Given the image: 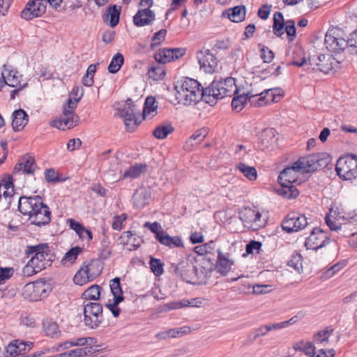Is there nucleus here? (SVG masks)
I'll use <instances>...</instances> for the list:
<instances>
[{"instance_id": "5701e85b", "label": "nucleus", "mask_w": 357, "mask_h": 357, "mask_svg": "<svg viewBox=\"0 0 357 357\" xmlns=\"http://www.w3.org/2000/svg\"><path fill=\"white\" fill-rule=\"evenodd\" d=\"M290 21H287L284 24V18L282 13L275 12L273 15V33L277 36L280 37L284 33V29L286 31L287 36L289 40H290V25L289 23Z\"/></svg>"}, {"instance_id": "dca6fc26", "label": "nucleus", "mask_w": 357, "mask_h": 357, "mask_svg": "<svg viewBox=\"0 0 357 357\" xmlns=\"http://www.w3.org/2000/svg\"><path fill=\"white\" fill-rule=\"evenodd\" d=\"M79 116L76 114H70L63 111L62 115L58 119H54L50 122L52 127L56 128L61 130L71 129L75 127L79 121Z\"/></svg>"}, {"instance_id": "a211bd4d", "label": "nucleus", "mask_w": 357, "mask_h": 357, "mask_svg": "<svg viewBox=\"0 0 357 357\" xmlns=\"http://www.w3.org/2000/svg\"><path fill=\"white\" fill-rule=\"evenodd\" d=\"M36 169L34 157L26 154L23 155L13 169V173L24 174H33Z\"/></svg>"}, {"instance_id": "412c9836", "label": "nucleus", "mask_w": 357, "mask_h": 357, "mask_svg": "<svg viewBox=\"0 0 357 357\" xmlns=\"http://www.w3.org/2000/svg\"><path fill=\"white\" fill-rule=\"evenodd\" d=\"M333 61L330 54H319L317 58L310 59L308 60L310 66H317V70L327 74L333 70Z\"/></svg>"}, {"instance_id": "de8ad7c7", "label": "nucleus", "mask_w": 357, "mask_h": 357, "mask_svg": "<svg viewBox=\"0 0 357 357\" xmlns=\"http://www.w3.org/2000/svg\"><path fill=\"white\" fill-rule=\"evenodd\" d=\"M149 265L151 271L155 276L159 277L163 274L164 264L161 261L160 259L151 257L150 258Z\"/></svg>"}, {"instance_id": "6e6552de", "label": "nucleus", "mask_w": 357, "mask_h": 357, "mask_svg": "<svg viewBox=\"0 0 357 357\" xmlns=\"http://www.w3.org/2000/svg\"><path fill=\"white\" fill-rule=\"evenodd\" d=\"M169 271L188 283H195L198 278L197 268L188 259H182L178 263H172Z\"/></svg>"}, {"instance_id": "864d4df0", "label": "nucleus", "mask_w": 357, "mask_h": 357, "mask_svg": "<svg viewBox=\"0 0 357 357\" xmlns=\"http://www.w3.org/2000/svg\"><path fill=\"white\" fill-rule=\"evenodd\" d=\"M255 221H253L252 227L254 229H258L259 228H263L266 226L268 217L267 215L263 217L262 214L256 211L255 215Z\"/></svg>"}, {"instance_id": "bf43d9fd", "label": "nucleus", "mask_w": 357, "mask_h": 357, "mask_svg": "<svg viewBox=\"0 0 357 357\" xmlns=\"http://www.w3.org/2000/svg\"><path fill=\"white\" fill-rule=\"evenodd\" d=\"M122 301L119 298L117 300H113L112 303L109 301L105 305V306L110 310L114 317H118L120 314L121 309L119 307V304Z\"/></svg>"}, {"instance_id": "1a4fd4ad", "label": "nucleus", "mask_w": 357, "mask_h": 357, "mask_svg": "<svg viewBox=\"0 0 357 357\" xmlns=\"http://www.w3.org/2000/svg\"><path fill=\"white\" fill-rule=\"evenodd\" d=\"M126 102L121 116L123 118L126 130L133 132L145 118L141 114L140 111L135 108V105L131 99H128Z\"/></svg>"}, {"instance_id": "f03ea898", "label": "nucleus", "mask_w": 357, "mask_h": 357, "mask_svg": "<svg viewBox=\"0 0 357 357\" xmlns=\"http://www.w3.org/2000/svg\"><path fill=\"white\" fill-rule=\"evenodd\" d=\"M323 159L320 153H313L300 158L291 165V183H303L307 179V174L321 167Z\"/></svg>"}, {"instance_id": "37998d69", "label": "nucleus", "mask_w": 357, "mask_h": 357, "mask_svg": "<svg viewBox=\"0 0 357 357\" xmlns=\"http://www.w3.org/2000/svg\"><path fill=\"white\" fill-rule=\"evenodd\" d=\"M110 289L113 294V300H117L120 298L121 301H123L124 296L123 295V290L120 283V278H115L110 281Z\"/></svg>"}, {"instance_id": "13d9d810", "label": "nucleus", "mask_w": 357, "mask_h": 357, "mask_svg": "<svg viewBox=\"0 0 357 357\" xmlns=\"http://www.w3.org/2000/svg\"><path fill=\"white\" fill-rule=\"evenodd\" d=\"M45 178L47 183H57L63 181V179L59 178L58 174L52 168L46 169L45 172Z\"/></svg>"}, {"instance_id": "e2e57ef3", "label": "nucleus", "mask_w": 357, "mask_h": 357, "mask_svg": "<svg viewBox=\"0 0 357 357\" xmlns=\"http://www.w3.org/2000/svg\"><path fill=\"white\" fill-rule=\"evenodd\" d=\"M86 343L87 338L79 337L74 340L64 342L62 344H61V346L63 347L64 349H68L73 346H84L86 344Z\"/></svg>"}, {"instance_id": "7c9ffc66", "label": "nucleus", "mask_w": 357, "mask_h": 357, "mask_svg": "<svg viewBox=\"0 0 357 357\" xmlns=\"http://www.w3.org/2000/svg\"><path fill=\"white\" fill-rule=\"evenodd\" d=\"M121 11V7L116 5H110L107 8V13L104 15L105 20H109V25L112 27H115L119 22V17Z\"/></svg>"}, {"instance_id": "6e6d98bb", "label": "nucleus", "mask_w": 357, "mask_h": 357, "mask_svg": "<svg viewBox=\"0 0 357 357\" xmlns=\"http://www.w3.org/2000/svg\"><path fill=\"white\" fill-rule=\"evenodd\" d=\"M291 268L298 274L303 272V259L300 255L291 256Z\"/></svg>"}, {"instance_id": "bb28decb", "label": "nucleus", "mask_w": 357, "mask_h": 357, "mask_svg": "<svg viewBox=\"0 0 357 357\" xmlns=\"http://www.w3.org/2000/svg\"><path fill=\"white\" fill-rule=\"evenodd\" d=\"M12 117V126L15 131L22 130L29 121L28 114L22 109L15 110Z\"/></svg>"}, {"instance_id": "9b49d317", "label": "nucleus", "mask_w": 357, "mask_h": 357, "mask_svg": "<svg viewBox=\"0 0 357 357\" xmlns=\"http://www.w3.org/2000/svg\"><path fill=\"white\" fill-rule=\"evenodd\" d=\"M46 7L45 0H29L21 12V17L26 20L40 17L45 13Z\"/></svg>"}, {"instance_id": "0eeeda50", "label": "nucleus", "mask_w": 357, "mask_h": 357, "mask_svg": "<svg viewBox=\"0 0 357 357\" xmlns=\"http://www.w3.org/2000/svg\"><path fill=\"white\" fill-rule=\"evenodd\" d=\"M335 170L338 176L349 181L357 177V156L348 155L341 157L337 161Z\"/></svg>"}, {"instance_id": "79ce46f5", "label": "nucleus", "mask_w": 357, "mask_h": 357, "mask_svg": "<svg viewBox=\"0 0 357 357\" xmlns=\"http://www.w3.org/2000/svg\"><path fill=\"white\" fill-rule=\"evenodd\" d=\"M154 58L159 63H166L174 61L172 48H164L157 52Z\"/></svg>"}, {"instance_id": "f3484780", "label": "nucleus", "mask_w": 357, "mask_h": 357, "mask_svg": "<svg viewBox=\"0 0 357 357\" xmlns=\"http://www.w3.org/2000/svg\"><path fill=\"white\" fill-rule=\"evenodd\" d=\"M275 89H265L259 93H256L251 96L250 104L255 107H261L273 102H278L275 96Z\"/></svg>"}, {"instance_id": "c03bdc74", "label": "nucleus", "mask_w": 357, "mask_h": 357, "mask_svg": "<svg viewBox=\"0 0 357 357\" xmlns=\"http://www.w3.org/2000/svg\"><path fill=\"white\" fill-rule=\"evenodd\" d=\"M158 109V103L155 98L153 96H149L146 98L144 105L143 116L144 118L149 115H151Z\"/></svg>"}, {"instance_id": "052dcab7", "label": "nucleus", "mask_w": 357, "mask_h": 357, "mask_svg": "<svg viewBox=\"0 0 357 357\" xmlns=\"http://www.w3.org/2000/svg\"><path fill=\"white\" fill-rule=\"evenodd\" d=\"M127 215L122 213L120 215H115L113 218L112 227L113 229L120 231L122 229L123 222L126 220Z\"/></svg>"}, {"instance_id": "c85d7f7f", "label": "nucleus", "mask_w": 357, "mask_h": 357, "mask_svg": "<svg viewBox=\"0 0 357 357\" xmlns=\"http://www.w3.org/2000/svg\"><path fill=\"white\" fill-rule=\"evenodd\" d=\"M147 170L148 166L146 164L136 163L128 168L119 180H123L128 178L132 179L137 178L142 174L146 173Z\"/></svg>"}, {"instance_id": "3c124183", "label": "nucleus", "mask_w": 357, "mask_h": 357, "mask_svg": "<svg viewBox=\"0 0 357 357\" xmlns=\"http://www.w3.org/2000/svg\"><path fill=\"white\" fill-rule=\"evenodd\" d=\"M333 330H329L328 328H326L323 331L317 332L314 335V342L319 344H323L324 342H328V337H330L331 334L332 333Z\"/></svg>"}, {"instance_id": "4468645a", "label": "nucleus", "mask_w": 357, "mask_h": 357, "mask_svg": "<svg viewBox=\"0 0 357 357\" xmlns=\"http://www.w3.org/2000/svg\"><path fill=\"white\" fill-rule=\"evenodd\" d=\"M23 295L33 301L45 298L47 296L45 282L36 281L26 284L23 289Z\"/></svg>"}, {"instance_id": "5fc2aeb1", "label": "nucleus", "mask_w": 357, "mask_h": 357, "mask_svg": "<svg viewBox=\"0 0 357 357\" xmlns=\"http://www.w3.org/2000/svg\"><path fill=\"white\" fill-rule=\"evenodd\" d=\"M261 51V57L264 63H270L274 58L273 52L267 47L259 45Z\"/></svg>"}, {"instance_id": "603ef678", "label": "nucleus", "mask_w": 357, "mask_h": 357, "mask_svg": "<svg viewBox=\"0 0 357 357\" xmlns=\"http://www.w3.org/2000/svg\"><path fill=\"white\" fill-rule=\"evenodd\" d=\"M44 330L46 335L52 338L57 337L60 333L59 326L56 322H47L44 324Z\"/></svg>"}, {"instance_id": "aec40b11", "label": "nucleus", "mask_w": 357, "mask_h": 357, "mask_svg": "<svg viewBox=\"0 0 357 357\" xmlns=\"http://www.w3.org/2000/svg\"><path fill=\"white\" fill-rule=\"evenodd\" d=\"M218 259L215 264L217 272L222 275H226L229 272L234 264V261L230 259L229 253H223L220 249L217 250Z\"/></svg>"}, {"instance_id": "69168bd1", "label": "nucleus", "mask_w": 357, "mask_h": 357, "mask_svg": "<svg viewBox=\"0 0 357 357\" xmlns=\"http://www.w3.org/2000/svg\"><path fill=\"white\" fill-rule=\"evenodd\" d=\"M337 38L333 36L331 33L327 32L325 35V45L326 48L330 51H335V44Z\"/></svg>"}, {"instance_id": "2f4dec72", "label": "nucleus", "mask_w": 357, "mask_h": 357, "mask_svg": "<svg viewBox=\"0 0 357 357\" xmlns=\"http://www.w3.org/2000/svg\"><path fill=\"white\" fill-rule=\"evenodd\" d=\"M269 331L271 329L268 324L260 326L248 334L245 344L253 343L260 337L265 336Z\"/></svg>"}, {"instance_id": "f704fd0d", "label": "nucleus", "mask_w": 357, "mask_h": 357, "mask_svg": "<svg viewBox=\"0 0 357 357\" xmlns=\"http://www.w3.org/2000/svg\"><path fill=\"white\" fill-rule=\"evenodd\" d=\"M85 267L91 280L100 275L102 271V266L98 260H91Z\"/></svg>"}, {"instance_id": "c756f323", "label": "nucleus", "mask_w": 357, "mask_h": 357, "mask_svg": "<svg viewBox=\"0 0 357 357\" xmlns=\"http://www.w3.org/2000/svg\"><path fill=\"white\" fill-rule=\"evenodd\" d=\"M245 6H237L227 10L223 13V15H227L228 18L234 22H241L245 17Z\"/></svg>"}, {"instance_id": "7ed1b4c3", "label": "nucleus", "mask_w": 357, "mask_h": 357, "mask_svg": "<svg viewBox=\"0 0 357 357\" xmlns=\"http://www.w3.org/2000/svg\"><path fill=\"white\" fill-rule=\"evenodd\" d=\"M200 84L195 79L186 78L178 86H175L176 90V98L178 103L185 105L196 104L200 100L205 101L206 88H200Z\"/></svg>"}, {"instance_id": "6ab92c4d", "label": "nucleus", "mask_w": 357, "mask_h": 357, "mask_svg": "<svg viewBox=\"0 0 357 357\" xmlns=\"http://www.w3.org/2000/svg\"><path fill=\"white\" fill-rule=\"evenodd\" d=\"M155 20V13L151 9H139L133 17V23L135 26L140 27L151 25Z\"/></svg>"}, {"instance_id": "8fccbe9b", "label": "nucleus", "mask_w": 357, "mask_h": 357, "mask_svg": "<svg viewBox=\"0 0 357 357\" xmlns=\"http://www.w3.org/2000/svg\"><path fill=\"white\" fill-rule=\"evenodd\" d=\"M167 30L162 29L158 32L155 33L152 37V43L150 45L151 50H154L157 46L160 45L165 39Z\"/></svg>"}, {"instance_id": "c9c22d12", "label": "nucleus", "mask_w": 357, "mask_h": 357, "mask_svg": "<svg viewBox=\"0 0 357 357\" xmlns=\"http://www.w3.org/2000/svg\"><path fill=\"white\" fill-rule=\"evenodd\" d=\"M82 249L79 247L70 248L61 259V264L63 266H70L73 264L77 259L78 255L82 252Z\"/></svg>"}, {"instance_id": "4be33fe9", "label": "nucleus", "mask_w": 357, "mask_h": 357, "mask_svg": "<svg viewBox=\"0 0 357 357\" xmlns=\"http://www.w3.org/2000/svg\"><path fill=\"white\" fill-rule=\"evenodd\" d=\"M4 70L1 73L2 77L5 79L6 85L10 87H18L22 86V75L16 70L11 68V66H3Z\"/></svg>"}, {"instance_id": "4c0bfd02", "label": "nucleus", "mask_w": 357, "mask_h": 357, "mask_svg": "<svg viewBox=\"0 0 357 357\" xmlns=\"http://www.w3.org/2000/svg\"><path fill=\"white\" fill-rule=\"evenodd\" d=\"M174 130L171 124H161L157 126L153 131V135L159 139H165L168 135L172 133Z\"/></svg>"}, {"instance_id": "39448f33", "label": "nucleus", "mask_w": 357, "mask_h": 357, "mask_svg": "<svg viewBox=\"0 0 357 357\" xmlns=\"http://www.w3.org/2000/svg\"><path fill=\"white\" fill-rule=\"evenodd\" d=\"M28 257H31V264L38 270H44L52 265L55 255L52 252L47 243H40L36 245H28L26 249Z\"/></svg>"}, {"instance_id": "ea45409f", "label": "nucleus", "mask_w": 357, "mask_h": 357, "mask_svg": "<svg viewBox=\"0 0 357 357\" xmlns=\"http://www.w3.org/2000/svg\"><path fill=\"white\" fill-rule=\"evenodd\" d=\"M101 287L99 285L93 284L86 289L82 294L84 301H97L100 298Z\"/></svg>"}, {"instance_id": "774afa93", "label": "nucleus", "mask_w": 357, "mask_h": 357, "mask_svg": "<svg viewBox=\"0 0 357 357\" xmlns=\"http://www.w3.org/2000/svg\"><path fill=\"white\" fill-rule=\"evenodd\" d=\"M344 265V262H337L334 264L324 273L325 278H330L333 277L336 273L339 272Z\"/></svg>"}, {"instance_id": "e433bc0d", "label": "nucleus", "mask_w": 357, "mask_h": 357, "mask_svg": "<svg viewBox=\"0 0 357 357\" xmlns=\"http://www.w3.org/2000/svg\"><path fill=\"white\" fill-rule=\"evenodd\" d=\"M291 233L304 229L307 225V218L304 215H291Z\"/></svg>"}, {"instance_id": "4d7b16f0", "label": "nucleus", "mask_w": 357, "mask_h": 357, "mask_svg": "<svg viewBox=\"0 0 357 357\" xmlns=\"http://www.w3.org/2000/svg\"><path fill=\"white\" fill-rule=\"evenodd\" d=\"M79 100V98H74L72 99L71 98H69L67 100L66 104H64L63 105V111L65 112L66 114L68 113L70 114H75V109L77 107V103Z\"/></svg>"}, {"instance_id": "ddd939ff", "label": "nucleus", "mask_w": 357, "mask_h": 357, "mask_svg": "<svg viewBox=\"0 0 357 357\" xmlns=\"http://www.w3.org/2000/svg\"><path fill=\"white\" fill-rule=\"evenodd\" d=\"M33 346V342H32L14 340L8 344L6 348V352L9 356L36 357L37 356L36 354L31 356H26L32 349Z\"/></svg>"}, {"instance_id": "680f3d73", "label": "nucleus", "mask_w": 357, "mask_h": 357, "mask_svg": "<svg viewBox=\"0 0 357 357\" xmlns=\"http://www.w3.org/2000/svg\"><path fill=\"white\" fill-rule=\"evenodd\" d=\"M109 242L107 240H103L102 241V246L103 247L99 253L100 259L102 260L107 259L110 257L112 255V250L109 248Z\"/></svg>"}, {"instance_id": "473e14b6", "label": "nucleus", "mask_w": 357, "mask_h": 357, "mask_svg": "<svg viewBox=\"0 0 357 357\" xmlns=\"http://www.w3.org/2000/svg\"><path fill=\"white\" fill-rule=\"evenodd\" d=\"M96 349L92 347H79L62 354L63 357H84L95 353Z\"/></svg>"}, {"instance_id": "72a5a7b5", "label": "nucleus", "mask_w": 357, "mask_h": 357, "mask_svg": "<svg viewBox=\"0 0 357 357\" xmlns=\"http://www.w3.org/2000/svg\"><path fill=\"white\" fill-rule=\"evenodd\" d=\"M236 169H238L243 176L250 181H255L257 178V172L254 167L249 166L243 162H240L236 165Z\"/></svg>"}, {"instance_id": "58836bf2", "label": "nucleus", "mask_w": 357, "mask_h": 357, "mask_svg": "<svg viewBox=\"0 0 357 357\" xmlns=\"http://www.w3.org/2000/svg\"><path fill=\"white\" fill-rule=\"evenodd\" d=\"M253 95L252 92H248L245 95H240L236 96L233 98L231 101V107L234 109L237 112L241 111L243 107L244 104L246 103L247 101L250 102L251 96Z\"/></svg>"}, {"instance_id": "20e7f679", "label": "nucleus", "mask_w": 357, "mask_h": 357, "mask_svg": "<svg viewBox=\"0 0 357 357\" xmlns=\"http://www.w3.org/2000/svg\"><path fill=\"white\" fill-rule=\"evenodd\" d=\"M205 102L211 105L216 103L217 100L225 97H231L238 93L235 79L229 77L225 79L214 80L206 88Z\"/></svg>"}, {"instance_id": "a878e982", "label": "nucleus", "mask_w": 357, "mask_h": 357, "mask_svg": "<svg viewBox=\"0 0 357 357\" xmlns=\"http://www.w3.org/2000/svg\"><path fill=\"white\" fill-rule=\"evenodd\" d=\"M132 202L137 208L145 206L151 199V192L144 187L137 188L132 195Z\"/></svg>"}, {"instance_id": "a18cd8bd", "label": "nucleus", "mask_w": 357, "mask_h": 357, "mask_svg": "<svg viewBox=\"0 0 357 357\" xmlns=\"http://www.w3.org/2000/svg\"><path fill=\"white\" fill-rule=\"evenodd\" d=\"M147 74L149 78L158 81L164 78L165 71L164 67L161 66H151L149 68Z\"/></svg>"}, {"instance_id": "f257e3e1", "label": "nucleus", "mask_w": 357, "mask_h": 357, "mask_svg": "<svg viewBox=\"0 0 357 357\" xmlns=\"http://www.w3.org/2000/svg\"><path fill=\"white\" fill-rule=\"evenodd\" d=\"M18 210L24 215H28L31 225L38 227L47 225L52 219V213L41 197L22 196L19 198Z\"/></svg>"}, {"instance_id": "338daca9", "label": "nucleus", "mask_w": 357, "mask_h": 357, "mask_svg": "<svg viewBox=\"0 0 357 357\" xmlns=\"http://www.w3.org/2000/svg\"><path fill=\"white\" fill-rule=\"evenodd\" d=\"M144 227L148 228L151 230V232L155 234V238L157 239V235H162V232H165L164 229L162 228L160 223L158 222H155L153 223H151L149 222H146L144 224Z\"/></svg>"}, {"instance_id": "2eb2a0df", "label": "nucleus", "mask_w": 357, "mask_h": 357, "mask_svg": "<svg viewBox=\"0 0 357 357\" xmlns=\"http://www.w3.org/2000/svg\"><path fill=\"white\" fill-rule=\"evenodd\" d=\"M200 68L206 73H213L218 66V59L209 50H202L197 53Z\"/></svg>"}, {"instance_id": "9d476101", "label": "nucleus", "mask_w": 357, "mask_h": 357, "mask_svg": "<svg viewBox=\"0 0 357 357\" xmlns=\"http://www.w3.org/2000/svg\"><path fill=\"white\" fill-rule=\"evenodd\" d=\"M330 243V236L327 232L319 227L314 228L310 236L306 238L305 246L307 250H318Z\"/></svg>"}, {"instance_id": "0e129e2a", "label": "nucleus", "mask_w": 357, "mask_h": 357, "mask_svg": "<svg viewBox=\"0 0 357 357\" xmlns=\"http://www.w3.org/2000/svg\"><path fill=\"white\" fill-rule=\"evenodd\" d=\"M349 50L353 53H357V29L351 33L349 38L347 40Z\"/></svg>"}, {"instance_id": "cd10ccee", "label": "nucleus", "mask_w": 357, "mask_h": 357, "mask_svg": "<svg viewBox=\"0 0 357 357\" xmlns=\"http://www.w3.org/2000/svg\"><path fill=\"white\" fill-rule=\"evenodd\" d=\"M162 235H157L158 242L169 248H183V243L178 236H171L166 231L162 232Z\"/></svg>"}, {"instance_id": "a19ab883", "label": "nucleus", "mask_w": 357, "mask_h": 357, "mask_svg": "<svg viewBox=\"0 0 357 357\" xmlns=\"http://www.w3.org/2000/svg\"><path fill=\"white\" fill-rule=\"evenodd\" d=\"M124 63V57L122 54L116 53L112 57L109 66L108 71L110 73L115 74L121 69Z\"/></svg>"}, {"instance_id": "423d86ee", "label": "nucleus", "mask_w": 357, "mask_h": 357, "mask_svg": "<svg viewBox=\"0 0 357 357\" xmlns=\"http://www.w3.org/2000/svg\"><path fill=\"white\" fill-rule=\"evenodd\" d=\"M84 325L90 329H96L103 321L102 306L97 302L84 301Z\"/></svg>"}, {"instance_id": "393cba45", "label": "nucleus", "mask_w": 357, "mask_h": 357, "mask_svg": "<svg viewBox=\"0 0 357 357\" xmlns=\"http://www.w3.org/2000/svg\"><path fill=\"white\" fill-rule=\"evenodd\" d=\"M291 65L302 67L309 63L305 53L299 43L294 45L291 47Z\"/></svg>"}, {"instance_id": "b1692460", "label": "nucleus", "mask_w": 357, "mask_h": 357, "mask_svg": "<svg viewBox=\"0 0 357 357\" xmlns=\"http://www.w3.org/2000/svg\"><path fill=\"white\" fill-rule=\"evenodd\" d=\"M276 130L273 128L264 130L259 136V144L262 149H273L277 144Z\"/></svg>"}, {"instance_id": "09e8293b", "label": "nucleus", "mask_w": 357, "mask_h": 357, "mask_svg": "<svg viewBox=\"0 0 357 357\" xmlns=\"http://www.w3.org/2000/svg\"><path fill=\"white\" fill-rule=\"evenodd\" d=\"M86 268L84 266L82 267L73 278L75 284L78 285H82L86 283L88 281L91 280L88 275V272L86 271Z\"/></svg>"}, {"instance_id": "49530a36", "label": "nucleus", "mask_w": 357, "mask_h": 357, "mask_svg": "<svg viewBox=\"0 0 357 357\" xmlns=\"http://www.w3.org/2000/svg\"><path fill=\"white\" fill-rule=\"evenodd\" d=\"M256 211L250 208H245L241 212L239 213L240 219L247 225H250L252 227L253 221H255V215Z\"/></svg>"}, {"instance_id": "f8f14e48", "label": "nucleus", "mask_w": 357, "mask_h": 357, "mask_svg": "<svg viewBox=\"0 0 357 357\" xmlns=\"http://www.w3.org/2000/svg\"><path fill=\"white\" fill-rule=\"evenodd\" d=\"M278 185L272 188L273 191L285 199H290V166H286L278 177Z\"/></svg>"}]
</instances>
